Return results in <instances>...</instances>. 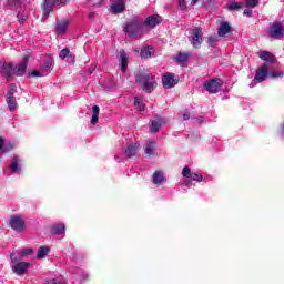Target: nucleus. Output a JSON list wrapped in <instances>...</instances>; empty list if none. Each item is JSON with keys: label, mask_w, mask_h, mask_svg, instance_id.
<instances>
[{"label": "nucleus", "mask_w": 284, "mask_h": 284, "mask_svg": "<svg viewBox=\"0 0 284 284\" xmlns=\"http://www.w3.org/2000/svg\"><path fill=\"white\" fill-rule=\"evenodd\" d=\"M29 57L26 55L22 59V62L14 67L12 63L0 62V77L10 81L12 77H23L26 74V70H28V61Z\"/></svg>", "instance_id": "1"}, {"label": "nucleus", "mask_w": 284, "mask_h": 284, "mask_svg": "<svg viewBox=\"0 0 284 284\" xmlns=\"http://www.w3.org/2000/svg\"><path fill=\"white\" fill-rule=\"evenodd\" d=\"M135 81L142 85L144 92H152L156 88V81H154V77L148 73H139L135 77Z\"/></svg>", "instance_id": "2"}, {"label": "nucleus", "mask_w": 284, "mask_h": 284, "mask_svg": "<svg viewBox=\"0 0 284 284\" xmlns=\"http://www.w3.org/2000/svg\"><path fill=\"white\" fill-rule=\"evenodd\" d=\"M11 270L16 276H23L30 270V263L17 261V253H11Z\"/></svg>", "instance_id": "3"}, {"label": "nucleus", "mask_w": 284, "mask_h": 284, "mask_svg": "<svg viewBox=\"0 0 284 284\" xmlns=\"http://www.w3.org/2000/svg\"><path fill=\"white\" fill-rule=\"evenodd\" d=\"M141 23L138 21H131L124 27V32H126L129 37H141Z\"/></svg>", "instance_id": "4"}, {"label": "nucleus", "mask_w": 284, "mask_h": 284, "mask_svg": "<svg viewBox=\"0 0 284 284\" xmlns=\"http://www.w3.org/2000/svg\"><path fill=\"white\" fill-rule=\"evenodd\" d=\"M283 36H284L283 23L273 22L268 30V37H271V39H283Z\"/></svg>", "instance_id": "5"}, {"label": "nucleus", "mask_w": 284, "mask_h": 284, "mask_svg": "<svg viewBox=\"0 0 284 284\" xmlns=\"http://www.w3.org/2000/svg\"><path fill=\"white\" fill-rule=\"evenodd\" d=\"M222 85L223 81H221V79H213L204 83L205 91L210 92L211 94H216L220 92Z\"/></svg>", "instance_id": "6"}, {"label": "nucleus", "mask_w": 284, "mask_h": 284, "mask_svg": "<svg viewBox=\"0 0 284 284\" xmlns=\"http://www.w3.org/2000/svg\"><path fill=\"white\" fill-rule=\"evenodd\" d=\"M191 43L193 48H201L203 43V30L199 27H195L191 33Z\"/></svg>", "instance_id": "7"}, {"label": "nucleus", "mask_w": 284, "mask_h": 284, "mask_svg": "<svg viewBox=\"0 0 284 284\" xmlns=\"http://www.w3.org/2000/svg\"><path fill=\"white\" fill-rule=\"evenodd\" d=\"M9 224L11 225L12 230H16V232H21V230L26 227V222L23 221V217H21L20 215L11 216Z\"/></svg>", "instance_id": "8"}, {"label": "nucleus", "mask_w": 284, "mask_h": 284, "mask_svg": "<svg viewBox=\"0 0 284 284\" xmlns=\"http://www.w3.org/2000/svg\"><path fill=\"white\" fill-rule=\"evenodd\" d=\"M52 68V61L47 60L40 70H34L30 74L31 77H48Z\"/></svg>", "instance_id": "9"}, {"label": "nucleus", "mask_w": 284, "mask_h": 284, "mask_svg": "<svg viewBox=\"0 0 284 284\" xmlns=\"http://www.w3.org/2000/svg\"><path fill=\"white\" fill-rule=\"evenodd\" d=\"M162 83L164 88H174V85H176V83H179V78H176L174 75V73H165L162 77Z\"/></svg>", "instance_id": "10"}, {"label": "nucleus", "mask_w": 284, "mask_h": 284, "mask_svg": "<svg viewBox=\"0 0 284 284\" xmlns=\"http://www.w3.org/2000/svg\"><path fill=\"white\" fill-rule=\"evenodd\" d=\"M270 72V67L267 63H264L260 69H257L254 81L256 83H262L267 79V73Z\"/></svg>", "instance_id": "11"}, {"label": "nucleus", "mask_w": 284, "mask_h": 284, "mask_svg": "<svg viewBox=\"0 0 284 284\" xmlns=\"http://www.w3.org/2000/svg\"><path fill=\"white\" fill-rule=\"evenodd\" d=\"M182 175L184 176V179H189L190 181H197V183H201V181H203V175H201L200 173H192V171L187 166L183 169Z\"/></svg>", "instance_id": "12"}, {"label": "nucleus", "mask_w": 284, "mask_h": 284, "mask_svg": "<svg viewBox=\"0 0 284 284\" xmlns=\"http://www.w3.org/2000/svg\"><path fill=\"white\" fill-rule=\"evenodd\" d=\"M110 8L113 14H119L125 10V0H113Z\"/></svg>", "instance_id": "13"}, {"label": "nucleus", "mask_w": 284, "mask_h": 284, "mask_svg": "<svg viewBox=\"0 0 284 284\" xmlns=\"http://www.w3.org/2000/svg\"><path fill=\"white\" fill-rule=\"evenodd\" d=\"M68 26H70V20H68V19H62V20L58 21L57 26H55L57 34H65V32L68 30Z\"/></svg>", "instance_id": "14"}, {"label": "nucleus", "mask_w": 284, "mask_h": 284, "mask_svg": "<svg viewBox=\"0 0 284 284\" xmlns=\"http://www.w3.org/2000/svg\"><path fill=\"white\" fill-rule=\"evenodd\" d=\"M59 57L62 59V61H67V63H74L75 61L74 55L68 49H62Z\"/></svg>", "instance_id": "15"}, {"label": "nucleus", "mask_w": 284, "mask_h": 284, "mask_svg": "<svg viewBox=\"0 0 284 284\" xmlns=\"http://www.w3.org/2000/svg\"><path fill=\"white\" fill-rule=\"evenodd\" d=\"M144 152L145 154H148V156L156 155V142L152 140L148 141L144 146Z\"/></svg>", "instance_id": "16"}, {"label": "nucleus", "mask_w": 284, "mask_h": 284, "mask_svg": "<svg viewBox=\"0 0 284 284\" xmlns=\"http://www.w3.org/2000/svg\"><path fill=\"white\" fill-rule=\"evenodd\" d=\"M57 0H44L43 2V14L48 17L52 10H54V7H57Z\"/></svg>", "instance_id": "17"}, {"label": "nucleus", "mask_w": 284, "mask_h": 284, "mask_svg": "<svg viewBox=\"0 0 284 284\" xmlns=\"http://www.w3.org/2000/svg\"><path fill=\"white\" fill-rule=\"evenodd\" d=\"M161 21H162L161 16H150L146 18L144 23L145 26H148V28H156V26H159Z\"/></svg>", "instance_id": "18"}, {"label": "nucleus", "mask_w": 284, "mask_h": 284, "mask_svg": "<svg viewBox=\"0 0 284 284\" xmlns=\"http://www.w3.org/2000/svg\"><path fill=\"white\" fill-rule=\"evenodd\" d=\"M128 59H130V55L125 53V51H120L119 61L122 72H125V70H128Z\"/></svg>", "instance_id": "19"}, {"label": "nucleus", "mask_w": 284, "mask_h": 284, "mask_svg": "<svg viewBox=\"0 0 284 284\" xmlns=\"http://www.w3.org/2000/svg\"><path fill=\"white\" fill-rule=\"evenodd\" d=\"M152 182L154 185H163L165 183V175L162 171H155L152 175Z\"/></svg>", "instance_id": "20"}, {"label": "nucleus", "mask_w": 284, "mask_h": 284, "mask_svg": "<svg viewBox=\"0 0 284 284\" xmlns=\"http://www.w3.org/2000/svg\"><path fill=\"white\" fill-rule=\"evenodd\" d=\"M139 148H141V145H139V143L130 144L126 146L124 153L129 158L134 156L136 154V152H139Z\"/></svg>", "instance_id": "21"}, {"label": "nucleus", "mask_w": 284, "mask_h": 284, "mask_svg": "<svg viewBox=\"0 0 284 284\" xmlns=\"http://www.w3.org/2000/svg\"><path fill=\"white\" fill-rule=\"evenodd\" d=\"M231 29L232 27L230 26L229 22H221L220 28L217 30L219 37H225V34H227Z\"/></svg>", "instance_id": "22"}, {"label": "nucleus", "mask_w": 284, "mask_h": 284, "mask_svg": "<svg viewBox=\"0 0 284 284\" xmlns=\"http://www.w3.org/2000/svg\"><path fill=\"white\" fill-rule=\"evenodd\" d=\"M140 57L142 59H150V57H154V49L152 47H143L140 52Z\"/></svg>", "instance_id": "23"}, {"label": "nucleus", "mask_w": 284, "mask_h": 284, "mask_svg": "<svg viewBox=\"0 0 284 284\" xmlns=\"http://www.w3.org/2000/svg\"><path fill=\"white\" fill-rule=\"evenodd\" d=\"M187 59H190V53H187V52H179L174 57V62L181 64V63H185V61H187Z\"/></svg>", "instance_id": "24"}, {"label": "nucleus", "mask_w": 284, "mask_h": 284, "mask_svg": "<svg viewBox=\"0 0 284 284\" xmlns=\"http://www.w3.org/2000/svg\"><path fill=\"white\" fill-rule=\"evenodd\" d=\"M51 234L61 235L65 234V224H55L51 227Z\"/></svg>", "instance_id": "25"}, {"label": "nucleus", "mask_w": 284, "mask_h": 284, "mask_svg": "<svg viewBox=\"0 0 284 284\" xmlns=\"http://www.w3.org/2000/svg\"><path fill=\"white\" fill-rule=\"evenodd\" d=\"M262 61H267L268 63H274V55L270 51H262L258 53Z\"/></svg>", "instance_id": "26"}, {"label": "nucleus", "mask_w": 284, "mask_h": 284, "mask_svg": "<svg viewBox=\"0 0 284 284\" xmlns=\"http://www.w3.org/2000/svg\"><path fill=\"white\" fill-rule=\"evenodd\" d=\"M163 123H165V120L163 119L153 120L151 123V132H156L158 130H161Z\"/></svg>", "instance_id": "27"}, {"label": "nucleus", "mask_w": 284, "mask_h": 284, "mask_svg": "<svg viewBox=\"0 0 284 284\" xmlns=\"http://www.w3.org/2000/svg\"><path fill=\"white\" fill-rule=\"evenodd\" d=\"M50 254V247L49 246H40L38 248V255L37 258H45Z\"/></svg>", "instance_id": "28"}, {"label": "nucleus", "mask_w": 284, "mask_h": 284, "mask_svg": "<svg viewBox=\"0 0 284 284\" xmlns=\"http://www.w3.org/2000/svg\"><path fill=\"white\" fill-rule=\"evenodd\" d=\"M93 115L91 118V125H97L99 123V105L92 106Z\"/></svg>", "instance_id": "29"}, {"label": "nucleus", "mask_w": 284, "mask_h": 284, "mask_svg": "<svg viewBox=\"0 0 284 284\" xmlns=\"http://www.w3.org/2000/svg\"><path fill=\"white\" fill-rule=\"evenodd\" d=\"M47 284H65V278L62 275H58L49 278Z\"/></svg>", "instance_id": "30"}, {"label": "nucleus", "mask_w": 284, "mask_h": 284, "mask_svg": "<svg viewBox=\"0 0 284 284\" xmlns=\"http://www.w3.org/2000/svg\"><path fill=\"white\" fill-rule=\"evenodd\" d=\"M134 106H135V110H139V112H143V110H145V104H143V99L135 97Z\"/></svg>", "instance_id": "31"}, {"label": "nucleus", "mask_w": 284, "mask_h": 284, "mask_svg": "<svg viewBox=\"0 0 284 284\" xmlns=\"http://www.w3.org/2000/svg\"><path fill=\"white\" fill-rule=\"evenodd\" d=\"M243 1L241 2H235V1H231L227 4V10H243Z\"/></svg>", "instance_id": "32"}, {"label": "nucleus", "mask_w": 284, "mask_h": 284, "mask_svg": "<svg viewBox=\"0 0 284 284\" xmlns=\"http://www.w3.org/2000/svg\"><path fill=\"white\" fill-rule=\"evenodd\" d=\"M7 104L9 105L10 112L17 110V99L14 97H7Z\"/></svg>", "instance_id": "33"}, {"label": "nucleus", "mask_w": 284, "mask_h": 284, "mask_svg": "<svg viewBox=\"0 0 284 284\" xmlns=\"http://www.w3.org/2000/svg\"><path fill=\"white\" fill-rule=\"evenodd\" d=\"M261 0H244L242 1L243 8H256Z\"/></svg>", "instance_id": "34"}, {"label": "nucleus", "mask_w": 284, "mask_h": 284, "mask_svg": "<svg viewBox=\"0 0 284 284\" xmlns=\"http://www.w3.org/2000/svg\"><path fill=\"white\" fill-rule=\"evenodd\" d=\"M0 150H2V152H10V150H12V144L3 146V138H0Z\"/></svg>", "instance_id": "35"}, {"label": "nucleus", "mask_w": 284, "mask_h": 284, "mask_svg": "<svg viewBox=\"0 0 284 284\" xmlns=\"http://www.w3.org/2000/svg\"><path fill=\"white\" fill-rule=\"evenodd\" d=\"M14 92H17V84H10L7 97H14Z\"/></svg>", "instance_id": "36"}, {"label": "nucleus", "mask_w": 284, "mask_h": 284, "mask_svg": "<svg viewBox=\"0 0 284 284\" xmlns=\"http://www.w3.org/2000/svg\"><path fill=\"white\" fill-rule=\"evenodd\" d=\"M10 170L13 172H19V162L14 159L10 164Z\"/></svg>", "instance_id": "37"}, {"label": "nucleus", "mask_w": 284, "mask_h": 284, "mask_svg": "<svg viewBox=\"0 0 284 284\" xmlns=\"http://www.w3.org/2000/svg\"><path fill=\"white\" fill-rule=\"evenodd\" d=\"M31 254H34V251L32 248H23L20 252V256H31Z\"/></svg>", "instance_id": "38"}, {"label": "nucleus", "mask_w": 284, "mask_h": 284, "mask_svg": "<svg viewBox=\"0 0 284 284\" xmlns=\"http://www.w3.org/2000/svg\"><path fill=\"white\" fill-rule=\"evenodd\" d=\"M270 77H272V79H277L278 77H283V71H272L270 73Z\"/></svg>", "instance_id": "39"}, {"label": "nucleus", "mask_w": 284, "mask_h": 284, "mask_svg": "<svg viewBox=\"0 0 284 284\" xmlns=\"http://www.w3.org/2000/svg\"><path fill=\"white\" fill-rule=\"evenodd\" d=\"M70 0H55V4L59 8H62V6H65L67 3H69Z\"/></svg>", "instance_id": "40"}, {"label": "nucleus", "mask_w": 284, "mask_h": 284, "mask_svg": "<svg viewBox=\"0 0 284 284\" xmlns=\"http://www.w3.org/2000/svg\"><path fill=\"white\" fill-rule=\"evenodd\" d=\"M178 3L181 8V10H186L187 6L185 4V0H178Z\"/></svg>", "instance_id": "41"}, {"label": "nucleus", "mask_w": 284, "mask_h": 284, "mask_svg": "<svg viewBox=\"0 0 284 284\" xmlns=\"http://www.w3.org/2000/svg\"><path fill=\"white\" fill-rule=\"evenodd\" d=\"M243 14H244V17H252V10L251 9H245Z\"/></svg>", "instance_id": "42"}, {"label": "nucleus", "mask_w": 284, "mask_h": 284, "mask_svg": "<svg viewBox=\"0 0 284 284\" xmlns=\"http://www.w3.org/2000/svg\"><path fill=\"white\" fill-rule=\"evenodd\" d=\"M182 116H183L184 121L190 120V113H183Z\"/></svg>", "instance_id": "43"}, {"label": "nucleus", "mask_w": 284, "mask_h": 284, "mask_svg": "<svg viewBox=\"0 0 284 284\" xmlns=\"http://www.w3.org/2000/svg\"><path fill=\"white\" fill-rule=\"evenodd\" d=\"M210 45H214V38H209Z\"/></svg>", "instance_id": "44"}, {"label": "nucleus", "mask_w": 284, "mask_h": 284, "mask_svg": "<svg viewBox=\"0 0 284 284\" xmlns=\"http://www.w3.org/2000/svg\"><path fill=\"white\" fill-rule=\"evenodd\" d=\"M199 3V0H192V6H196Z\"/></svg>", "instance_id": "45"}, {"label": "nucleus", "mask_w": 284, "mask_h": 284, "mask_svg": "<svg viewBox=\"0 0 284 284\" xmlns=\"http://www.w3.org/2000/svg\"><path fill=\"white\" fill-rule=\"evenodd\" d=\"M89 17H90V19H92V17H94V13H90Z\"/></svg>", "instance_id": "46"}]
</instances>
